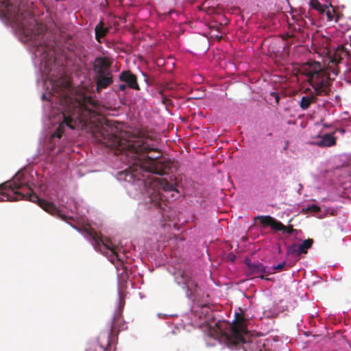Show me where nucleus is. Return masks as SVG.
I'll return each mask as SVG.
<instances>
[{
  "label": "nucleus",
  "instance_id": "obj_1",
  "mask_svg": "<svg viewBox=\"0 0 351 351\" xmlns=\"http://www.w3.org/2000/svg\"><path fill=\"white\" fill-rule=\"evenodd\" d=\"M117 127L111 121L106 120L96 134L98 141L108 147L114 148L116 154L121 155V160L127 163L128 169L121 171L120 180L132 184L135 189L147 195L149 202L161 207L163 197L160 189L177 191L178 182L175 176L158 178L152 174L165 175L171 172L173 163L162 156L152 158L147 153L154 150L143 136L127 137L126 132L117 134Z\"/></svg>",
  "mask_w": 351,
  "mask_h": 351
},
{
  "label": "nucleus",
  "instance_id": "obj_2",
  "mask_svg": "<svg viewBox=\"0 0 351 351\" xmlns=\"http://www.w3.org/2000/svg\"><path fill=\"white\" fill-rule=\"evenodd\" d=\"M0 16L16 28L23 42L35 47L36 56L50 58L52 50L45 44V27L38 23L28 6L21 0H0Z\"/></svg>",
  "mask_w": 351,
  "mask_h": 351
},
{
  "label": "nucleus",
  "instance_id": "obj_3",
  "mask_svg": "<svg viewBox=\"0 0 351 351\" xmlns=\"http://www.w3.org/2000/svg\"><path fill=\"white\" fill-rule=\"evenodd\" d=\"M59 87L63 92L60 99L62 106L63 120L51 135V138H60L64 133L65 128L69 129L83 130L92 125L97 120L99 114L97 112L98 102L90 95H82L73 100L64 93L69 88L70 82L66 77H60L58 82L52 84Z\"/></svg>",
  "mask_w": 351,
  "mask_h": 351
},
{
  "label": "nucleus",
  "instance_id": "obj_4",
  "mask_svg": "<svg viewBox=\"0 0 351 351\" xmlns=\"http://www.w3.org/2000/svg\"><path fill=\"white\" fill-rule=\"evenodd\" d=\"M350 56V51L343 45H338L332 55L328 57V64L322 67L319 62L309 61L301 67L302 73L308 77V82L314 89L315 94L303 96L300 102L302 110L308 109L316 101L317 96L328 95L330 92V80H333L339 73V64Z\"/></svg>",
  "mask_w": 351,
  "mask_h": 351
},
{
  "label": "nucleus",
  "instance_id": "obj_5",
  "mask_svg": "<svg viewBox=\"0 0 351 351\" xmlns=\"http://www.w3.org/2000/svg\"><path fill=\"white\" fill-rule=\"evenodd\" d=\"M22 177L23 174L18 173L12 180L0 184V202L27 199L38 203L40 207L50 215L62 220L66 219V216L53 203L40 199L28 184L22 180Z\"/></svg>",
  "mask_w": 351,
  "mask_h": 351
},
{
  "label": "nucleus",
  "instance_id": "obj_6",
  "mask_svg": "<svg viewBox=\"0 0 351 351\" xmlns=\"http://www.w3.org/2000/svg\"><path fill=\"white\" fill-rule=\"evenodd\" d=\"M245 319L241 314L236 313L232 324L225 323L219 327L220 337L231 349L237 348L247 342L245 336L248 333Z\"/></svg>",
  "mask_w": 351,
  "mask_h": 351
},
{
  "label": "nucleus",
  "instance_id": "obj_7",
  "mask_svg": "<svg viewBox=\"0 0 351 351\" xmlns=\"http://www.w3.org/2000/svg\"><path fill=\"white\" fill-rule=\"evenodd\" d=\"M83 232L85 233V237L90 240L95 250L104 252L103 250H108L112 252V258L110 259V261L114 263V258L117 259V265H116V267L118 271V275H119V266L120 265H122V263H120L118 258L119 256L117 252V247L112 241L108 237H102L101 234L97 233L90 226L84 227L83 228Z\"/></svg>",
  "mask_w": 351,
  "mask_h": 351
},
{
  "label": "nucleus",
  "instance_id": "obj_8",
  "mask_svg": "<svg viewBox=\"0 0 351 351\" xmlns=\"http://www.w3.org/2000/svg\"><path fill=\"white\" fill-rule=\"evenodd\" d=\"M310 5L321 14H325L328 21H335L338 23L339 20H342L343 14L337 11L330 3L328 5L322 4L317 0H310Z\"/></svg>",
  "mask_w": 351,
  "mask_h": 351
},
{
  "label": "nucleus",
  "instance_id": "obj_9",
  "mask_svg": "<svg viewBox=\"0 0 351 351\" xmlns=\"http://www.w3.org/2000/svg\"><path fill=\"white\" fill-rule=\"evenodd\" d=\"M255 219H258L260 223L265 226H269L271 228L276 231H281L282 233L293 234L297 232L293 226H285L282 222L278 221L269 215L257 216Z\"/></svg>",
  "mask_w": 351,
  "mask_h": 351
},
{
  "label": "nucleus",
  "instance_id": "obj_10",
  "mask_svg": "<svg viewBox=\"0 0 351 351\" xmlns=\"http://www.w3.org/2000/svg\"><path fill=\"white\" fill-rule=\"evenodd\" d=\"M122 311L123 307L120 305L114 314L110 328L108 331L104 332L108 334L110 342L112 341V337L117 336L119 331L126 329L125 324L122 317Z\"/></svg>",
  "mask_w": 351,
  "mask_h": 351
},
{
  "label": "nucleus",
  "instance_id": "obj_11",
  "mask_svg": "<svg viewBox=\"0 0 351 351\" xmlns=\"http://www.w3.org/2000/svg\"><path fill=\"white\" fill-rule=\"evenodd\" d=\"M112 62L107 58H97L94 64V71L97 75H109L112 73L110 70Z\"/></svg>",
  "mask_w": 351,
  "mask_h": 351
},
{
  "label": "nucleus",
  "instance_id": "obj_12",
  "mask_svg": "<svg viewBox=\"0 0 351 351\" xmlns=\"http://www.w3.org/2000/svg\"><path fill=\"white\" fill-rule=\"evenodd\" d=\"M110 343L108 334L101 333L98 337V342L90 344L86 351H106Z\"/></svg>",
  "mask_w": 351,
  "mask_h": 351
},
{
  "label": "nucleus",
  "instance_id": "obj_13",
  "mask_svg": "<svg viewBox=\"0 0 351 351\" xmlns=\"http://www.w3.org/2000/svg\"><path fill=\"white\" fill-rule=\"evenodd\" d=\"M247 275L259 276L261 279L269 280L270 278H267L264 274H269L266 267L263 263H247V269L246 270Z\"/></svg>",
  "mask_w": 351,
  "mask_h": 351
},
{
  "label": "nucleus",
  "instance_id": "obj_14",
  "mask_svg": "<svg viewBox=\"0 0 351 351\" xmlns=\"http://www.w3.org/2000/svg\"><path fill=\"white\" fill-rule=\"evenodd\" d=\"M119 80L124 82L128 88L139 90L140 86L137 82L136 76L130 71H123L119 75Z\"/></svg>",
  "mask_w": 351,
  "mask_h": 351
},
{
  "label": "nucleus",
  "instance_id": "obj_15",
  "mask_svg": "<svg viewBox=\"0 0 351 351\" xmlns=\"http://www.w3.org/2000/svg\"><path fill=\"white\" fill-rule=\"evenodd\" d=\"M334 133L325 134L320 136L319 140L316 142L319 147H331L336 145V137L333 136Z\"/></svg>",
  "mask_w": 351,
  "mask_h": 351
},
{
  "label": "nucleus",
  "instance_id": "obj_16",
  "mask_svg": "<svg viewBox=\"0 0 351 351\" xmlns=\"http://www.w3.org/2000/svg\"><path fill=\"white\" fill-rule=\"evenodd\" d=\"M109 32V27H105L103 21H100L99 23L95 27V34L96 40L101 43L102 38H104Z\"/></svg>",
  "mask_w": 351,
  "mask_h": 351
},
{
  "label": "nucleus",
  "instance_id": "obj_17",
  "mask_svg": "<svg viewBox=\"0 0 351 351\" xmlns=\"http://www.w3.org/2000/svg\"><path fill=\"white\" fill-rule=\"evenodd\" d=\"M112 83V74L109 75H97V89L106 88Z\"/></svg>",
  "mask_w": 351,
  "mask_h": 351
},
{
  "label": "nucleus",
  "instance_id": "obj_18",
  "mask_svg": "<svg viewBox=\"0 0 351 351\" xmlns=\"http://www.w3.org/2000/svg\"><path fill=\"white\" fill-rule=\"evenodd\" d=\"M313 240L312 239H308L304 240L302 244L298 245V250L300 254H306L307 250L312 247Z\"/></svg>",
  "mask_w": 351,
  "mask_h": 351
},
{
  "label": "nucleus",
  "instance_id": "obj_19",
  "mask_svg": "<svg viewBox=\"0 0 351 351\" xmlns=\"http://www.w3.org/2000/svg\"><path fill=\"white\" fill-rule=\"evenodd\" d=\"M339 25L343 30L348 31L351 29V18L345 17L343 15L342 20H339Z\"/></svg>",
  "mask_w": 351,
  "mask_h": 351
},
{
  "label": "nucleus",
  "instance_id": "obj_20",
  "mask_svg": "<svg viewBox=\"0 0 351 351\" xmlns=\"http://www.w3.org/2000/svg\"><path fill=\"white\" fill-rule=\"evenodd\" d=\"M288 254H295L296 256L301 255L300 251L298 250V247L297 244H292L291 246L288 248Z\"/></svg>",
  "mask_w": 351,
  "mask_h": 351
},
{
  "label": "nucleus",
  "instance_id": "obj_21",
  "mask_svg": "<svg viewBox=\"0 0 351 351\" xmlns=\"http://www.w3.org/2000/svg\"><path fill=\"white\" fill-rule=\"evenodd\" d=\"M306 210L308 212L318 213L320 210V208L315 204H312L311 206L306 207Z\"/></svg>",
  "mask_w": 351,
  "mask_h": 351
},
{
  "label": "nucleus",
  "instance_id": "obj_22",
  "mask_svg": "<svg viewBox=\"0 0 351 351\" xmlns=\"http://www.w3.org/2000/svg\"><path fill=\"white\" fill-rule=\"evenodd\" d=\"M286 265L285 262H282L276 266L273 267V269L274 270H282Z\"/></svg>",
  "mask_w": 351,
  "mask_h": 351
},
{
  "label": "nucleus",
  "instance_id": "obj_23",
  "mask_svg": "<svg viewBox=\"0 0 351 351\" xmlns=\"http://www.w3.org/2000/svg\"><path fill=\"white\" fill-rule=\"evenodd\" d=\"M271 96L274 97L276 104H278L279 100H280V96H279L278 93L272 92L271 93Z\"/></svg>",
  "mask_w": 351,
  "mask_h": 351
},
{
  "label": "nucleus",
  "instance_id": "obj_24",
  "mask_svg": "<svg viewBox=\"0 0 351 351\" xmlns=\"http://www.w3.org/2000/svg\"><path fill=\"white\" fill-rule=\"evenodd\" d=\"M184 284L186 286V287L190 289L191 286L193 284V282L189 279H185L184 280Z\"/></svg>",
  "mask_w": 351,
  "mask_h": 351
},
{
  "label": "nucleus",
  "instance_id": "obj_25",
  "mask_svg": "<svg viewBox=\"0 0 351 351\" xmlns=\"http://www.w3.org/2000/svg\"><path fill=\"white\" fill-rule=\"evenodd\" d=\"M127 87H128V86L125 84H121L119 86L118 89L120 91H125Z\"/></svg>",
  "mask_w": 351,
  "mask_h": 351
}]
</instances>
